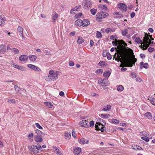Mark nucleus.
Instances as JSON below:
<instances>
[{
	"label": "nucleus",
	"instance_id": "nucleus-1",
	"mask_svg": "<svg viewBox=\"0 0 155 155\" xmlns=\"http://www.w3.org/2000/svg\"><path fill=\"white\" fill-rule=\"evenodd\" d=\"M118 46L117 47V52L118 53L117 58L115 60L117 61L122 62L124 65V67H132L133 66L135 65V63L137 61V59L135 57L134 55V58L130 61L127 60L128 51L127 48L129 50H131L128 47H127V44L124 40H116Z\"/></svg>",
	"mask_w": 155,
	"mask_h": 155
},
{
	"label": "nucleus",
	"instance_id": "nucleus-2",
	"mask_svg": "<svg viewBox=\"0 0 155 155\" xmlns=\"http://www.w3.org/2000/svg\"><path fill=\"white\" fill-rule=\"evenodd\" d=\"M37 145L38 146L33 145L31 146H28L31 154H37L40 153L39 151L41 152L42 151L41 145L38 143L37 144Z\"/></svg>",
	"mask_w": 155,
	"mask_h": 155
},
{
	"label": "nucleus",
	"instance_id": "nucleus-3",
	"mask_svg": "<svg viewBox=\"0 0 155 155\" xmlns=\"http://www.w3.org/2000/svg\"><path fill=\"white\" fill-rule=\"evenodd\" d=\"M58 71H57L55 72L54 71L50 70L49 71V74L48 75L49 81H54L58 78Z\"/></svg>",
	"mask_w": 155,
	"mask_h": 155
},
{
	"label": "nucleus",
	"instance_id": "nucleus-4",
	"mask_svg": "<svg viewBox=\"0 0 155 155\" xmlns=\"http://www.w3.org/2000/svg\"><path fill=\"white\" fill-rule=\"evenodd\" d=\"M109 15V14L107 13H106L103 12H100L98 13L96 15V20H98L99 19V20H98L99 22H100L102 21L101 20H100L102 18H104L107 17Z\"/></svg>",
	"mask_w": 155,
	"mask_h": 155
},
{
	"label": "nucleus",
	"instance_id": "nucleus-5",
	"mask_svg": "<svg viewBox=\"0 0 155 155\" xmlns=\"http://www.w3.org/2000/svg\"><path fill=\"white\" fill-rule=\"evenodd\" d=\"M95 127L97 131L100 130L101 132H103L106 130V128L105 127L104 124L100 122H96Z\"/></svg>",
	"mask_w": 155,
	"mask_h": 155
},
{
	"label": "nucleus",
	"instance_id": "nucleus-6",
	"mask_svg": "<svg viewBox=\"0 0 155 155\" xmlns=\"http://www.w3.org/2000/svg\"><path fill=\"white\" fill-rule=\"evenodd\" d=\"M82 4L85 9H90L92 5V4L91 2V0H85L83 1Z\"/></svg>",
	"mask_w": 155,
	"mask_h": 155
},
{
	"label": "nucleus",
	"instance_id": "nucleus-7",
	"mask_svg": "<svg viewBox=\"0 0 155 155\" xmlns=\"http://www.w3.org/2000/svg\"><path fill=\"white\" fill-rule=\"evenodd\" d=\"M117 7L118 8L121 9V10L125 12L127 10V7L124 4L120 3L117 4Z\"/></svg>",
	"mask_w": 155,
	"mask_h": 155
},
{
	"label": "nucleus",
	"instance_id": "nucleus-8",
	"mask_svg": "<svg viewBox=\"0 0 155 155\" xmlns=\"http://www.w3.org/2000/svg\"><path fill=\"white\" fill-rule=\"evenodd\" d=\"M88 122L86 120H83L81 121L79 124L82 127H89Z\"/></svg>",
	"mask_w": 155,
	"mask_h": 155
},
{
	"label": "nucleus",
	"instance_id": "nucleus-9",
	"mask_svg": "<svg viewBox=\"0 0 155 155\" xmlns=\"http://www.w3.org/2000/svg\"><path fill=\"white\" fill-rule=\"evenodd\" d=\"M73 150V153L75 155H79L81 152V148L78 147H74Z\"/></svg>",
	"mask_w": 155,
	"mask_h": 155
},
{
	"label": "nucleus",
	"instance_id": "nucleus-10",
	"mask_svg": "<svg viewBox=\"0 0 155 155\" xmlns=\"http://www.w3.org/2000/svg\"><path fill=\"white\" fill-rule=\"evenodd\" d=\"M28 67L36 71H41V69L38 67L31 64H28Z\"/></svg>",
	"mask_w": 155,
	"mask_h": 155
},
{
	"label": "nucleus",
	"instance_id": "nucleus-11",
	"mask_svg": "<svg viewBox=\"0 0 155 155\" xmlns=\"http://www.w3.org/2000/svg\"><path fill=\"white\" fill-rule=\"evenodd\" d=\"M34 139L36 142L39 143L42 142L43 140L41 135H35Z\"/></svg>",
	"mask_w": 155,
	"mask_h": 155
},
{
	"label": "nucleus",
	"instance_id": "nucleus-12",
	"mask_svg": "<svg viewBox=\"0 0 155 155\" xmlns=\"http://www.w3.org/2000/svg\"><path fill=\"white\" fill-rule=\"evenodd\" d=\"M149 66L147 63H143V62H141L140 63V69H142L143 68L147 69Z\"/></svg>",
	"mask_w": 155,
	"mask_h": 155
},
{
	"label": "nucleus",
	"instance_id": "nucleus-13",
	"mask_svg": "<svg viewBox=\"0 0 155 155\" xmlns=\"http://www.w3.org/2000/svg\"><path fill=\"white\" fill-rule=\"evenodd\" d=\"M18 31L19 33V35L21 36L22 39H25L23 34V28L21 26H19L18 28Z\"/></svg>",
	"mask_w": 155,
	"mask_h": 155
},
{
	"label": "nucleus",
	"instance_id": "nucleus-14",
	"mask_svg": "<svg viewBox=\"0 0 155 155\" xmlns=\"http://www.w3.org/2000/svg\"><path fill=\"white\" fill-rule=\"evenodd\" d=\"M28 57L26 55L23 54L20 55L19 57V59L22 61H26L28 59Z\"/></svg>",
	"mask_w": 155,
	"mask_h": 155
},
{
	"label": "nucleus",
	"instance_id": "nucleus-15",
	"mask_svg": "<svg viewBox=\"0 0 155 155\" xmlns=\"http://www.w3.org/2000/svg\"><path fill=\"white\" fill-rule=\"evenodd\" d=\"M82 26L85 27L89 25L90 24V21L88 19H85L82 20Z\"/></svg>",
	"mask_w": 155,
	"mask_h": 155
},
{
	"label": "nucleus",
	"instance_id": "nucleus-16",
	"mask_svg": "<svg viewBox=\"0 0 155 155\" xmlns=\"http://www.w3.org/2000/svg\"><path fill=\"white\" fill-rule=\"evenodd\" d=\"M82 20L81 19H78L75 22V25L77 26H82Z\"/></svg>",
	"mask_w": 155,
	"mask_h": 155
},
{
	"label": "nucleus",
	"instance_id": "nucleus-17",
	"mask_svg": "<svg viewBox=\"0 0 155 155\" xmlns=\"http://www.w3.org/2000/svg\"><path fill=\"white\" fill-rule=\"evenodd\" d=\"M52 16L53 23L55 24L56 23V19L58 18V15L56 13H55L54 14L52 15Z\"/></svg>",
	"mask_w": 155,
	"mask_h": 155
},
{
	"label": "nucleus",
	"instance_id": "nucleus-18",
	"mask_svg": "<svg viewBox=\"0 0 155 155\" xmlns=\"http://www.w3.org/2000/svg\"><path fill=\"white\" fill-rule=\"evenodd\" d=\"M108 79L106 78H104L102 80H101L100 81V83L103 84L104 85H101V86L102 87H104L106 86H107L108 85Z\"/></svg>",
	"mask_w": 155,
	"mask_h": 155
},
{
	"label": "nucleus",
	"instance_id": "nucleus-19",
	"mask_svg": "<svg viewBox=\"0 0 155 155\" xmlns=\"http://www.w3.org/2000/svg\"><path fill=\"white\" fill-rule=\"evenodd\" d=\"M6 51V48L5 45H2L0 46V53H4Z\"/></svg>",
	"mask_w": 155,
	"mask_h": 155
},
{
	"label": "nucleus",
	"instance_id": "nucleus-20",
	"mask_svg": "<svg viewBox=\"0 0 155 155\" xmlns=\"http://www.w3.org/2000/svg\"><path fill=\"white\" fill-rule=\"evenodd\" d=\"M53 148L54 152L56 154L59 155H63L59 149L56 146H54Z\"/></svg>",
	"mask_w": 155,
	"mask_h": 155
},
{
	"label": "nucleus",
	"instance_id": "nucleus-21",
	"mask_svg": "<svg viewBox=\"0 0 155 155\" xmlns=\"http://www.w3.org/2000/svg\"><path fill=\"white\" fill-rule=\"evenodd\" d=\"M88 140L86 141L84 138H81L79 140V142L81 144H87L88 143Z\"/></svg>",
	"mask_w": 155,
	"mask_h": 155
},
{
	"label": "nucleus",
	"instance_id": "nucleus-22",
	"mask_svg": "<svg viewBox=\"0 0 155 155\" xmlns=\"http://www.w3.org/2000/svg\"><path fill=\"white\" fill-rule=\"evenodd\" d=\"M28 57L30 61L33 62L35 61L37 58L36 56L35 55H30Z\"/></svg>",
	"mask_w": 155,
	"mask_h": 155
},
{
	"label": "nucleus",
	"instance_id": "nucleus-23",
	"mask_svg": "<svg viewBox=\"0 0 155 155\" xmlns=\"http://www.w3.org/2000/svg\"><path fill=\"white\" fill-rule=\"evenodd\" d=\"M81 6L80 5L74 7V8H72L70 11L71 13H72V12L74 11H77L78 9L81 8Z\"/></svg>",
	"mask_w": 155,
	"mask_h": 155
},
{
	"label": "nucleus",
	"instance_id": "nucleus-24",
	"mask_svg": "<svg viewBox=\"0 0 155 155\" xmlns=\"http://www.w3.org/2000/svg\"><path fill=\"white\" fill-rule=\"evenodd\" d=\"M132 149L134 150H143V149L140 146L134 145L132 146Z\"/></svg>",
	"mask_w": 155,
	"mask_h": 155
},
{
	"label": "nucleus",
	"instance_id": "nucleus-25",
	"mask_svg": "<svg viewBox=\"0 0 155 155\" xmlns=\"http://www.w3.org/2000/svg\"><path fill=\"white\" fill-rule=\"evenodd\" d=\"M111 72L109 71H105L103 74V76L104 77H108L110 75Z\"/></svg>",
	"mask_w": 155,
	"mask_h": 155
},
{
	"label": "nucleus",
	"instance_id": "nucleus-26",
	"mask_svg": "<svg viewBox=\"0 0 155 155\" xmlns=\"http://www.w3.org/2000/svg\"><path fill=\"white\" fill-rule=\"evenodd\" d=\"M84 40L81 37H79L77 41V43L78 44H81L84 42Z\"/></svg>",
	"mask_w": 155,
	"mask_h": 155
},
{
	"label": "nucleus",
	"instance_id": "nucleus-27",
	"mask_svg": "<svg viewBox=\"0 0 155 155\" xmlns=\"http://www.w3.org/2000/svg\"><path fill=\"white\" fill-rule=\"evenodd\" d=\"M44 104L46 106H48L49 108H51L53 106V104L50 102H45Z\"/></svg>",
	"mask_w": 155,
	"mask_h": 155
},
{
	"label": "nucleus",
	"instance_id": "nucleus-28",
	"mask_svg": "<svg viewBox=\"0 0 155 155\" xmlns=\"http://www.w3.org/2000/svg\"><path fill=\"white\" fill-rule=\"evenodd\" d=\"M100 116L103 118L108 119L110 116L109 114H99Z\"/></svg>",
	"mask_w": 155,
	"mask_h": 155
},
{
	"label": "nucleus",
	"instance_id": "nucleus-29",
	"mask_svg": "<svg viewBox=\"0 0 155 155\" xmlns=\"http://www.w3.org/2000/svg\"><path fill=\"white\" fill-rule=\"evenodd\" d=\"M145 116L148 118L149 119H151L152 118V114L149 112H147L145 114Z\"/></svg>",
	"mask_w": 155,
	"mask_h": 155
},
{
	"label": "nucleus",
	"instance_id": "nucleus-30",
	"mask_svg": "<svg viewBox=\"0 0 155 155\" xmlns=\"http://www.w3.org/2000/svg\"><path fill=\"white\" fill-rule=\"evenodd\" d=\"M35 132L36 135H43L44 134V133L42 132V131H40V130L38 129H36L35 130Z\"/></svg>",
	"mask_w": 155,
	"mask_h": 155
},
{
	"label": "nucleus",
	"instance_id": "nucleus-31",
	"mask_svg": "<svg viewBox=\"0 0 155 155\" xmlns=\"http://www.w3.org/2000/svg\"><path fill=\"white\" fill-rule=\"evenodd\" d=\"M111 108V106L110 105H107L106 107L103 108L102 109V110L104 111H107L109 110Z\"/></svg>",
	"mask_w": 155,
	"mask_h": 155
},
{
	"label": "nucleus",
	"instance_id": "nucleus-32",
	"mask_svg": "<svg viewBox=\"0 0 155 155\" xmlns=\"http://www.w3.org/2000/svg\"><path fill=\"white\" fill-rule=\"evenodd\" d=\"M115 29H112L110 28H108L105 29V32L107 33H108L110 31L114 32L115 31Z\"/></svg>",
	"mask_w": 155,
	"mask_h": 155
},
{
	"label": "nucleus",
	"instance_id": "nucleus-33",
	"mask_svg": "<svg viewBox=\"0 0 155 155\" xmlns=\"http://www.w3.org/2000/svg\"><path fill=\"white\" fill-rule=\"evenodd\" d=\"M98 64L101 67H104L107 65V63L105 61H102L99 63Z\"/></svg>",
	"mask_w": 155,
	"mask_h": 155
},
{
	"label": "nucleus",
	"instance_id": "nucleus-34",
	"mask_svg": "<svg viewBox=\"0 0 155 155\" xmlns=\"http://www.w3.org/2000/svg\"><path fill=\"white\" fill-rule=\"evenodd\" d=\"M117 40V39H115V43H116V44H115V42L114 41H112V44L114 46H117V48H116V54H117V55H118V53H117V47H118V45H117V41H116V40ZM120 40H123L122 39H121Z\"/></svg>",
	"mask_w": 155,
	"mask_h": 155
},
{
	"label": "nucleus",
	"instance_id": "nucleus-35",
	"mask_svg": "<svg viewBox=\"0 0 155 155\" xmlns=\"http://www.w3.org/2000/svg\"><path fill=\"white\" fill-rule=\"evenodd\" d=\"M124 89V87L121 85H119L117 87V90L119 91H122Z\"/></svg>",
	"mask_w": 155,
	"mask_h": 155
},
{
	"label": "nucleus",
	"instance_id": "nucleus-36",
	"mask_svg": "<svg viewBox=\"0 0 155 155\" xmlns=\"http://www.w3.org/2000/svg\"><path fill=\"white\" fill-rule=\"evenodd\" d=\"M5 20L3 18H2L1 15L0 16V25H2L3 23L5 22Z\"/></svg>",
	"mask_w": 155,
	"mask_h": 155
},
{
	"label": "nucleus",
	"instance_id": "nucleus-37",
	"mask_svg": "<svg viewBox=\"0 0 155 155\" xmlns=\"http://www.w3.org/2000/svg\"><path fill=\"white\" fill-rule=\"evenodd\" d=\"M128 33V30L127 29H124L122 30V34L123 36H126Z\"/></svg>",
	"mask_w": 155,
	"mask_h": 155
},
{
	"label": "nucleus",
	"instance_id": "nucleus-38",
	"mask_svg": "<svg viewBox=\"0 0 155 155\" xmlns=\"http://www.w3.org/2000/svg\"><path fill=\"white\" fill-rule=\"evenodd\" d=\"M135 41L137 43H141L142 42V41L141 40L140 38H136L135 40Z\"/></svg>",
	"mask_w": 155,
	"mask_h": 155
},
{
	"label": "nucleus",
	"instance_id": "nucleus-39",
	"mask_svg": "<svg viewBox=\"0 0 155 155\" xmlns=\"http://www.w3.org/2000/svg\"><path fill=\"white\" fill-rule=\"evenodd\" d=\"M130 75L133 79L136 78L137 76L136 73L134 72H131Z\"/></svg>",
	"mask_w": 155,
	"mask_h": 155
},
{
	"label": "nucleus",
	"instance_id": "nucleus-40",
	"mask_svg": "<svg viewBox=\"0 0 155 155\" xmlns=\"http://www.w3.org/2000/svg\"><path fill=\"white\" fill-rule=\"evenodd\" d=\"M8 103L15 104L16 103L15 100L14 99H8Z\"/></svg>",
	"mask_w": 155,
	"mask_h": 155
},
{
	"label": "nucleus",
	"instance_id": "nucleus-41",
	"mask_svg": "<svg viewBox=\"0 0 155 155\" xmlns=\"http://www.w3.org/2000/svg\"><path fill=\"white\" fill-rule=\"evenodd\" d=\"M91 12L93 15H95L97 12V9L94 8L91 9Z\"/></svg>",
	"mask_w": 155,
	"mask_h": 155
},
{
	"label": "nucleus",
	"instance_id": "nucleus-42",
	"mask_svg": "<svg viewBox=\"0 0 155 155\" xmlns=\"http://www.w3.org/2000/svg\"><path fill=\"white\" fill-rule=\"evenodd\" d=\"M103 72V70L102 69H98L96 71L95 73L97 74H101Z\"/></svg>",
	"mask_w": 155,
	"mask_h": 155
},
{
	"label": "nucleus",
	"instance_id": "nucleus-43",
	"mask_svg": "<svg viewBox=\"0 0 155 155\" xmlns=\"http://www.w3.org/2000/svg\"><path fill=\"white\" fill-rule=\"evenodd\" d=\"M12 51V52H14L15 54H17L19 53V50L15 48H13Z\"/></svg>",
	"mask_w": 155,
	"mask_h": 155
},
{
	"label": "nucleus",
	"instance_id": "nucleus-44",
	"mask_svg": "<svg viewBox=\"0 0 155 155\" xmlns=\"http://www.w3.org/2000/svg\"><path fill=\"white\" fill-rule=\"evenodd\" d=\"M96 36H97V37L98 38H101L102 36V35L101 34V33L100 31H97V33H96Z\"/></svg>",
	"mask_w": 155,
	"mask_h": 155
},
{
	"label": "nucleus",
	"instance_id": "nucleus-45",
	"mask_svg": "<svg viewBox=\"0 0 155 155\" xmlns=\"http://www.w3.org/2000/svg\"><path fill=\"white\" fill-rule=\"evenodd\" d=\"M155 101V98L154 97H152L151 99H150V102L153 105L155 106V103H154Z\"/></svg>",
	"mask_w": 155,
	"mask_h": 155
},
{
	"label": "nucleus",
	"instance_id": "nucleus-46",
	"mask_svg": "<svg viewBox=\"0 0 155 155\" xmlns=\"http://www.w3.org/2000/svg\"><path fill=\"white\" fill-rule=\"evenodd\" d=\"M100 6L101 7V8L103 10H104V11H107V10H108L107 6L105 5H101V6H99V8H101Z\"/></svg>",
	"mask_w": 155,
	"mask_h": 155
},
{
	"label": "nucleus",
	"instance_id": "nucleus-47",
	"mask_svg": "<svg viewBox=\"0 0 155 155\" xmlns=\"http://www.w3.org/2000/svg\"><path fill=\"white\" fill-rule=\"evenodd\" d=\"M82 15V14L81 13H79L78 14H76L75 15L74 17L75 18H79L81 17Z\"/></svg>",
	"mask_w": 155,
	"mask_h": 155
},
{
	"label": "nucleus",
	"instance_id": "nucleus-48",
	"mask_svg": "<svg viewBox=\"0 0 155 155\" xmlns=\"http://www.w3.org/2000/svg\"><path fill=\"white\" fill-rule=\"evenodd\" d=\"M14 88L15 91L17 92H18L21 89V88L16 85H15Z\"/></svg>",
	"mask_w": 155,
	"mask_h": 155
},
{
	"label": "nucleus",
	"instance_id": "nucleus-49",
	"mask_svg": "<svg viewBox=\"0 0 155 155\" xmlns=\"http://www.w3.org/2000/svg\"><path fill=\"white\" fill-rule=\"evenodd\" d=\"M141 138L142 139L144 140L146 142H148L149 141V138L148 137H146V136L143 137H142Z\"/></svg>",
	"mask_w": 155,
	"mask_h": 155
},
{
	"label": "nucleus",
	"instance_id": "nucleus-50",
	"mask_svg": "<svg viewBox=\"0 0 155 155\" xmlns=\"http://www.w3.org/2000/svg\"><path fill=\"white\" fill-rule=\"evenodd\" d=\"M112 122L113 123H114L115 124H118L119 122V121L118 120L115 119H112Z\"/></svg>",
	"mask_w": 155,
	"mask_h": 155
},
{
	"label": "nucleus",
	"instance_id": "nucleus-51",
	"mask_svg": "<svg viewBox=\"0 0 155 155\" xmlns=\"http://www.w3.org/2000/svg\"><path fill=\"white\" fill-rule=\"evenodd\" d=\"M35 124L36 126L38 128L40 129H43V127L40 125V124H39V123H35Z\"/></svg>",
	"mask_w": 155,
	"mask_h": 155
},
{
	"label": "nucleus",
	"instance_id": "nucleus-52",
	"mask_svg": "<svg viewBox=\"0 0 155 155\" xmlns=\"http://www.w3.org/2000/svg\"><path fill=\"white\" fill-rule=\"evenodd\" d=\"M69 65L70 66H73L74 65V63L72 61H70L69 63Z\"/></svg>",
	"mask_w": 155,
	"mask_h": 155
},
{
	"label": "nucleus",
	"instance_id": "nucleus-53",
	"mask_svg": "<svg viewBox=\"0 0 155 155\" xmlns=\"http://www.w3.org/2000/svg\"><path fill=\"white\" fill-rule=\"evenodd\" d=\"M89 124L91 127H93L94 125V121L93 120L90 121L89 123Z\"/></svg>",
	"mask_w": 155,
	"mask_h": 155
},
{
	"label": "nucleus",
	"instance_id": "nucleus-54",
	"mask_svg": "<svg viewBox=\"0 0 155 155\" xmlns=\"http://www.w3.org/2000/svg\"><path fill=\"white\" fill-rule=\"evenodd\" d=\"M144 42H148V41L149 40L150 38L149 37V36L147 37H144Z\"/></svg>",
	"mask_w": 155,
	"mask_h": 155
},
{
	"label": "nucleus",
	"instance_id": "nucleus-55",
	"mask_svg": "<svg viewBox=\"0 0 155 155\" xmlns=\"http://www.w3.org/2000/svg\"><path fill=\"white\" fill-rule=\"evenodd\" d=\"M123 17V15L120 13L117 16H116L115 18H121Z\"/></svg>",
	"mask_w": 155,
	"mask_h": 155
},
{
	"label": "nucleus",
	"instance_id": "nucleus-56",
	"mask_svg": "<svg viewBox=\"0 0 155 155\" xmlns=\"http://www.w3.org/2000/svg\"><path fill=\"white\" fill-rule=\"evenodd\" d=\"M91 95L92 96L94 97V96H98L99 95L96 94V93L94 92H92L91 93Z\"/></svg>",
	"mask_w": 155,
	"mask_h": 155
},
{
	"label": "nucleus",
	"instance_id": "nucleus-57",
	"mask_svg": "<svg viewBox=\"0 0 155 155\" xmlns=\"http://www.w3.org/2000/svg\"><path fill=\"white\" fill-rule=\"evenodd\" d=\"M17 68L21 71H23L24 70V68L23 67L18 65V67H17Z\"/></svg>",
	"mask_w": 155,
	"mask_h": 155
},
{
	"label": "nucleus",
	"instance_id": "nucleus-58",
	"mask_svg": "<svg viewBox=\"0 0 155 155\" xmlns=\"http://www.w3.org/2000/svg\"><path fill=\"white\" fill-rule=\"evenodd\" d=\"M154 50V48H152L151 47H149L148 49V51L150 52H152Z\"/></svg>",
	"mask_w": 155,
	"mask_h": 155
},
{
	"label": "nucleus",
	"instance_id": "nucleus-59",
	"mask_svg": "<svg viewBox=\"0 0 155 155\" xmlns=\"http://www.w3.org/2000/svg\"><path fill=\"white\" fill-rule=\"evenodd\" d=\"M43 51L45 53V55H49L50 54V52L48 50H43Z\"/></svg>",
	"mask_w": 155,
	"mask_h": 155
},
{
	"label": "nucleus",
	"instance_id": "nucleus-60",
	"mask_svg": "<svg viewBox=\"0 0 155 155\" xmlns=\"http://www.w3.org/2000/svg\"><path fill=\"white\" fill-rule=\"evenodd\" d=\"M28 137L29 138H30V139H31V138H33L34 137V134L32 133H31V134H29L28 135Z\"/></svg>",
	"mask_w": 155,
	"mask_h": 155
},
{
	"label": "nucleus",
	"instance_id": "nucleus-61",
	"mask_svg": "<svg viewBox=\"0 0 155 155\" xmlns=\"http://www.w3.org/2000/svg\"><path fill=\"white\" fill-rule=\"evenodd\" d=\"M71 137V134H68V133L67 134H65V137L66 139L70 138Z\"/></svg>",
	"mask_w": 155,
	"mask_h": 155
},
{
	"label": "nucleus",
	"instance_id": "nucleus-62",
	"mask_svg": "<svg viewBox=\"0 0 155 155\" xmlns=\"http://www.w3.org/2000/svg\"><path fill=\"white\" fill-rule=\"evenodd\" d=\"M94 44V41L91 40H90V47H92L93 45Z\"/></svg>",
	"mask_w": 155,
	"mask_h": 155
},
{
	"label": "nucleus",
	"instance_id": "nucleus-63",
	"mask_svg": "<svg viewBox=\"0 0 155 155\" xmlns=\"http://www.w3.org/2000/svg\"><path fill=\"white\" fill-rule=\"evenodd\" d=\"M72 136L74 137V138H75L76 137L75 135H76V134L75 132L74 131V130H72Z\"/></svg>",
	"mask_w": 155,
	"mask_h": 155
},
{
	"label": "nucleus",
	"instance_id": "nucleus-64",
	"mask_svg": "<svg viewBox=\"0 0 155 155\" xmlns=\"http://www.w3.org/2000/svg\"><path fill=\"white\" fill-rule=\"evenodd\" d=\"M59 94L61 96L63 97L64 95V93L63 91H61L60 92Z\"/></svg>",
	"mask_w": 155,
	"mask_h": 155
}]
</instances>
